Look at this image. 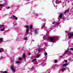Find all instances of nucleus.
I'll list each match as a JSON object with an SVG mask.
<instances>
[{
  "label": "nucleus",
  "mask_w": 73,
  "mask_h": 73,
  "mask_svg": "<svg viewBox=\"0 0 73 73\" xmlns=\"http://www.w3.org/2000/svg\"><path fill=\"white\" fill-rule=\"evenodd\" d=\"M30 29H32L33 28V27L31 25H30Z\"/></svg>",
  "instance_id": "obj_9"
},
{
  "label": "nucleus",
  "mask_w": 73,
  "mask_h": 73,
  "mask_svg": "<svg viewBox=\"0 0 73 73\" xmlns=\"http://www.w3.org/2000/svg\"><path fill=\"white\" fill-rule=\"evenodd\" d=\"M26 28H27V30H26V33L28 34V32H29V27L28 25H27L26 26Z\"/></svg>",
  "instance_id": "obj_1"
},
{
  "label": "nucleus",
  "mask_w": 73,
  "mask_h": 73,
  "mask_svg": "<svg viewBox=\"0 0 73 73\" xmlns=\"http://www.w3.org/2000/svg\"><path fill=\"white\" fill-rule=\"evenodd\" d=\"M66 11H67L66 10L64 12V13H66Z\"/></svg>",
  "instance_id": "obj_28"
},
{
  "label": "nucleus",
  "mask_w": 73,
  "mask_h": 73,
  "mask_svg": "<svg viewBox=\"0 0 73 73\" xmlns=\"http://www.w3.org/2000/svg\"><path fill=\"white\" fill-rule=\"evenodd\" d=\"M24 40H27V38H25L24 39Z\"/></svg>",
  "instance_id": "obj_22"
},
{
  "label": "nucleus",
  "mask_w": 73,
  "mask_h": 73,
  "mask_svg": "<svg viewBox=\"0 0 73 73\" xmlns=\"http://www.w3.org/2000/svg\"><path fill=\"white\" fill-rule=\"evenodd\" d=\"M30 54H31V53H29V55H30Z\"/></svg>",
  "instance_id": "obj_31"
},
{
  "label": "nucleus",
  "mask_w": 73,
  "mask_h": 73,
  "mask_svg": "<svg viewBox=\"0 0 73 73\" xmlns=\"http://www.w3.org/2000/svg\"><path fill=\"white\" fill-rule=\"evenodd\" d=\"M68 65V63H66V64H64V66H67Z\"/></svg>",
  "instance_id": "obj_10"
},
{
  "label": "nucleus",
  "mask_w": 73,
  "mask_h": 73,
  "mask_svg": "<svg viewBox=\"0 0 73 73\" xmlns=\"http://www.w3.org/2000/svg\"><path fill=\"white\" fill-rule=\"evenodd\" d=\"M47 54H47V53L45 52L44 53V55H45V56H47Z\"/></svg>",
  "instance_id": "obj_13"
},
{
  "label": "nucleus",
  "mask_w": 73,
  "mask_h": 73,
  "mask_svg": "<svg viewBox=\"0 0 73 73\" xmlns=\"http://www.w3.org/2000/svg\"><path fill=\"white\" fill-rule=\"evenodd\" d=\"M56 9H57V8H56Z\"/></svg>",
  "instance_id": "obj_45"
},
{
  "label": "nucleus",
  "mask_w": 73,
  "mask_h": 73,
  "mask_svg": "<svg viewBox=\"0 0 73 73\" xmlns=\"http://www.w3.org/2000/svg\"><path fill=\"white\" fill-rule=\"evenodd\" d=\"M39 51H40V50H39Z\"/></svg>",
  "instance_id": "obj_39"
},
{
  "label": "nucleus",
  "mask_w": 73,
  "mask_h": 73,
  "mask_svg": "<svg viewBox=\"0 0 73 73\" xmlns=\"http://www.w3.org/2000/svg\"><path fill=\"white\" fill-rule=\"evenodd\" d=\"M66 19V18H64V19Z\"/></svg>",
  "instance_id": "obj_42"
},
{
  "label": "nucleus",
  "mask_w": 73,
  "mask_h": 73,
  "mask_svg": "<svg viewBox=\"0 0 73 73\" xmlns=\"http://www.w3.org/2000/svg\"><path fill=\"white\" fill-rule=\"evenodd\" d=\"M55 3H56V4H57L58 3V2H57L56 1L55 2Z\"/></svg>",
  "instance_id": "obj_29"
},
{
  "label": "nucleus",
  "mask_w": 73,
  "mask_h": 73,
  "mask_svg": "<svg viewBox=\"0 0 73 73\" xmlns=\"http://www.w3.org/2000/svg\"><path fill=\"white\" fill-rule=\"evenodd\" d=\"M64 70H65V68H64Z\"/></svg>",
  "instance_id": "obj_47"
},
{
  "label": "nucleus",
  "mask_w": 73,
  "mask_h": 73,
  "mask_svg": "<svg viewBox=\"0 0 73 73\" xmlns=\"http://www.w3.org/2000/svg\"><path fill=\"white\" fill-rule=\"evenodd\" d=\"M20 62H16V63H17V64H18V63H19Z\"/></svg>",
  "instance_id": "obj_27"
},
{
  "label": "nucleus",
  "mask_w": 73,
  "mask_h": 73,
  "mask_svg": "<svg viewBox=\"0 0 73 73\" xmlns=\"http://www.w3.org/2000/svg\"><path fill=\"white\" fill-rule=\"evenodd\" d=\"M9 7H7V9H9Z\"/></svg>",
  "instance_id": "obj_32"
},
{
  "label": "nucleus",
  "mask_w": 73,
  "mask_h": 73,
  "mask_svg": "<svg viewBox=\"0 0 73 73\" xmlns=\"http://www.w3.org/2000/svg\"><path fill=\"white\" fill-rule=\"evenodd\" d=\"M61 57H62L61 56Z\"/></svg>",
  "instance_id": "obj_46"
},
{
  "label": "nucleus",
  "mask_w": 73,
  "mask_h": 73,
  "mask_svg": "<svg viewBox=\"0 0 73 73\" xmlns=\"http://www.w3.org/2000/svg\"><path fill=\"white\" fill-rule=\"evenodd\" d=\"M43 28H42V29H43Z\"/></svg>",
  "instance_id": "obj_44"
},
{
  "label": "nucleus",
  "mask_w": 73,
  "mask_h": 73,
  "mask_svg": "<svg viewBox=\"0 0 73 73\" xmlns=\"http://www.w3.org/2000/svg\"><path fill=\"white\" fill-rule=\"evenodd\" d=\"M4 25H0V27H4Z\"/></svg>",
  "instance_id": "obj_17"
},
{
  "label": "nucleus",
  "mask_w": 73,
  "mask_h": 73,
  "mask_svg": "<svg viewBox=\"0 0 73 73\" xmlns=\"http://www.w3.org/2000/svg\"><path fill=\"white\" fill-rule=\"evenodd\" d=\"M70 36H69L68 38H69L70 39V38H71V37H72V36H73V33H70Z\"/></svg>",
  "instance_id": "obj_2"
},
{
  "label": "nucleus",
  "mask_w": 73,
  "mask_h": 73,
  "mask_svg": "<svg viewBox=\"0 0 73 73\" xmlns=\"http://www.w3.org/2000/svg\"><path fill=\"white\" fill-rule=\"evenodd\" d=\"M50 41H51V42H53L54 40V38L52 37H50Z\"/></svg>",
  "instance_id": "obj_4"
},
{
  "label": "nucleus",
  "mask_w": 73,
  "mask_h": 73,
  "mask_svg": "<svg viewBox=\"0 0 73 73\" xmlns=\"http://www.w3.org/2000/svg\"><path fill=\"white\" fill-rule=\"evenodd\" d=\"M3 39L2 38H0V43H1V41H3Z\"/></svg>",
  "instance_id": "obj_8"
},
{
  "label": "nucleus",
  "mask_w": 73,
  "mask_h": 73,
  "mask_svg": "<svg viewBox=\"0 0 73 73\" xmlns=\"http://www.w3.org/2000/svg\"><path fill=\"white\" fill-rule=\"evenodd\" d=\"M13 17V18H16V17L15 16V15H14L13 16V17Z\"/></svg>",
  "instance_id": "obj_15"
},
{
  "label": "nucleus",
  "mask_w": 73,
  "mask_h": 73,
  "mask_svg": "<svg viewBox=\"0 0 73 73\" xmlns=\"http://www.w3.org/2000/svg\"><path fill=\"white\" fill-rule=\"evenodd\" d=\"M63 66H64V64H63Z\"/></svg>",
  "instance_id": "obj_43"
},
{
  "label": "nucleus",
  "mask_w": 73,
  "mask_h": 73,
  "mask_svg": "<svg viewBox=\"0 0 73 73\" xmlns=\"http://www.w3.org/2000/svg\"><path fill=\"white\" fill-rule=\"evenodd\" d=\"M11 70L13 71V72H15V69H14V68H13V67H11Z\"/></svg>",
  "instance_id": "obj_6"
},
{
  "label": "nucleus",
  "mask_w": 73,
  "mask_h": 73,
  "mask_svg": "<svg viewBox=\"0 0 73 73\" xmlns=\"http://www.w3.org/2000/svg\"><path fill=\"white\" fill-rule=\"evenodd\" d=\"M65 32L67 33H68V31H65Z\"/></svg>",
  "instance_id": "obj_34"
},
{
  "label": "nucleus",
  "mask_w": 73,
  "mask_h": 73,
  "mask_svg": "<svg viewBox=\"0 0 73 73\" xmlns=\"http://www.w3.org/2000/svg\"><path fill=\"white\" fill-rule=\"evenodd\" d=\"M57 24H58V25H59V24H60V23H57Z\"/></svg>",
  "instance_id": "obj_33"
},
{
  "label": "nucleus",
  "mask_w": 73,
  "mask_h": 73,
  "mask_svg": "<svg viewBox=\"0 0 73 73\" xmlns=\"http://www.w3.org/2000/svg\"><path fill=\"white\" fill-rule=\"evenodd\" d=\"M34 31H35V33L36 34H37V30H35Z\"/></svg>",
  "instance_id": "obj_7"
},
{
  "label": "nucleus",
  "mask_w": 73,
  "mask_h": 73,
  "mask_svg": "<svg viewBox=\"0 0 73 73\" xmlns=\"http://www.w3.org/2000/svg\"><path fill=\"white\" fill-rule=\"evenodd\" d=\"M2 51L1 50H0V53Z\"/></svg>",
  "instance_id": "obj_35"
},
{
  "label": "nucleus",
  "mask_w": 73,
  "mask_h": 73,
  "mask_svg": "<svg viewBox=\"0 0 73 73\" xmlns=\"http://www.w3.org/2000/svg\"><path fill=\"white\" fill-rule=\"evenodd\" d=\"M15 18V20H17V17H16V18Z\"/></svg>",
  "instance_id": "obj_25"
},
{
  "label": "nucleus",
  "mask_w": 73,
  "mask_h": 73,
  "mask_svg": "<svg viewBox=\"0 0 73 73\" xmlns=\"http://www.w3.org/2000/svg\"><path fill=\"white\" fill-rule=\"evenodd\" d=\"M54 23L53 22V24H54Z\"/></svg>",
  "instance_id": "obj_36"
},
{
  "label": "nucleus",
  "mask_w": 73,
  "mask_h": 73,
  "mask_svg": "<svg viewBox=\"0 0 73 73\" xmlns=\"http://www.w3.org/2000/svg\"><path fill=\"white\" fill-rule=\"evenodd\" d=\"M65 62H68V60H65Z\"/></svg>",
  "instance_id": "obj_23"
},
{
  "label": "nucleus",
  "mask_w": 73,
  "mask_h": 73,
  "mask_svg": "<svg viewBox=\"0 0 73 73\" xmlns=\"http://www.w3.org/2000/svg\"><path fill=\"white\" fill-rule=\"evenodd\" d=\"M25 54H24L23 55V56L22 57H23V58H25Z\"/></svg>",
  "instance_id": "obj_14"
},
{
  "label": "nucleus",
  "mask_w": 73,
  "mask_h": 73,
  "mask_svg": "<svg viewBox=\"0 0 73 73\" xmlns=\"http://www.w3.org/2000/svg\"><path fill=\"white\" fill-rule=\"evenodd\" d=\"M69 12V11H67V12Z\"/></svg>",
  "instance_id": "obj_37"
},
{
  "label": "nucleus",
  "mask_w": 73,
  "mask_h": 73,
  "mask_svg": "<svg viewBox=\"0 0 73 73\" xmlns=\"http://www.w3.org/2000/svg\"><path fill=\"white\" fill-rule=\"evenodd\" d=\"M65 53H68L69 54H72V52H69L68 50H66L65 51Z\"/></svg>",
  "instance_id": "obj_5"
},
{
  "label": "nucleus",
  "mask_w": 73,
  "mask_h": 73,
  "mask_svg": "<svg viewBox=\"0 0 73 73\" xmlns=\"http://www.w3.org/2000/svg\"><path fill=\"white\" fill-rule=\"evenodd\" d=\"M45 28H46V27H45Z\"/></svg>",
  "instance_id": "obj_41"
},
{
  "label": "nucleus",
  "mask_w": 73,
  "mask_h": 73,
  "mask_svg": "<svg viewBox=\"0 0 73 73\" xmlns=\"http://www.w3.org/2000/svg\"><path fill=\"white\" fill-rule=\"evenodd\" d=\"M62 16H63V15L62 14V13H60L59 14V15H58V17L60 18H61V17Z\"/></svg>",
  "instance_id": "obj_3"
},
{
  "label": "nucleus",
  "mask_w": 73,
  "mask_h": 73,
  "mask_svg": "<svg viewBox=\"0 0 73 73\" xmlns=\"http://www.w3.org/2000/svg\"><path fill=\"white\" fill-rule=\"evenodd\" d=\"M2 6H3V5L0 4V7H2Z\"/></svg>",
  "instance_id": "obj_24"
},
{
  "label": "nucleus",
  "mask_w": 73,
  "mask_h": 73,
  "mask_svg": "<svg viewBox=\"0 0 73 73\" xmlns=\"http://www.w3.org/2000/svg\"><path fill=\"white\" fill-rule=\"evenodd\" d=\"M33 60H34V61H36V59H34Z\"/></svg>",
  "instance_id": "obj_26"
},
{
  "label": "nucleus",
  "mask_w": 73,
  "mask_h": 73,
  "mask_svg": "<svg viewBox=\"0 0 73 73\" xmlns=\"http://www.w3.org/2000/svg\"><path fill=\"white\" fill-rule=\"evenodd\" d=\"M0 49H1V50H3V48H1Z\"/></svg>",
  "instance_id": "obj_30"
},
{
  "label": "nucleus",
  "mask_w": 73,
  "mask_h": 73,
  "mask_svg": "<svg viewBox=\"0 0 73 73\" xmlns=\"http://www.w3.org/2000/svg\"><path fill=\"white\" fill-rule=\"evenodd\" d=\"M19 60H20V61H21V58H19Z\"/></svg>",
  "instance_id": "obj_20"
},
{
  "label": "nucleus",
  "mask_w": 73,
  "mask_h": 73,
  "mask_svg": "<svg viewBox=\"0 0 73 73\" xmlns=\"http://www.w3.org/2000/svg\"><path fill=\"white\" fill-rule=\"evenodd\" d=\"M62 72H64V68L62 69Z\"/></svg>",
  "instance_id": "obj_18"
},
{
  "label": "nucleus",
  "mask_w": 73,
  "mask_h": 73,
  "mask_svg": "<svg viewBox=\"0 0 73 73\" xmlns=\"http://www.w3.org/2000/svg\"><path fill=\"white\" fill-rule=\"evenodd\" d=\"M0 30L1 31H4V29L3 28L2 29H1Z\"/></svg>",
  "instance_id": "obj_11"
},
{
  "label": "nucleus",
  "mask_w": 73,
  "mask_h": 73,
  "mask_svg": "<svg viewBox=\"0 0 73 73\" xmlns=\"http://www.w3.org/2000/svg\"><path fill=\"white\" fill-rule=\"evenodd\" d=\"M11 18H12V17H11Z\"/></svg>",
  "instance_id": "obj_38"
},
{
  "label": "nucleus",
  "mask_w": 73,
  "mask_h": 73,
  "mask_svg": "<svg viewBox=\"0 0 73 73\" xmlns=\"http://www.w3.org/2000/svg\"><path fill=\"white\" fill-rule=\"evenodd\" d=\"M70 50H73V48H71L70 49Z\"/></svg>",
  "instance_id": "obj_21"
},
{
  "label": "nucleus",
  "mask_w": 73,
  "mask_h": 73,
  "mask_svg": "<svg viewBox=\"0 0 73 73\" xmlns=\"http://www.w3.org/2000/svg\"><path fill=\"white\" fill-rule=\"evenodd\" d=\"M40 55L39 54L37 55L36 56V57H37V58H38L40 57Z\"/></svg>",
  "instance_id": "obj_12"
},
{
  "label": "nucleus",
  "mask_w": 73,
  "mask_h": 73,
  "mask_svg": "<svg viewBox=\"0 0 73 73\" xmlns=\"http://www.w3.org/2000/svg\"><path fill=\"white\" fill-rule=\"evenodd\" d=\"M44 27H45V25H44Z\"/></svg>",
  "instance_id": "obj_40"
},
{
  "label": "nucleus",
  "mask_w": 73,
  "mask_h": 73,
  "mask_svg": "<svg viewBox=\"0 0 73 73\" xmlns=\"http://www.w3.org/2000/svg\"><path fill=\"white\" fill-rule=\"evenodd\" d=\"M7 72H8L7 71H4L3 73H7Z\"/></svg>",
  "instance_id": "obj_16"
},
{
  "label": "nucleus",
  "mask_w": 73,
  "mask_h": 73,
  "mask_svg": "<svg viewBox=\"0 0 73 73\" xmlns=\"http://www.w3.org/2000/svg\"><path fill=\"white\" fill-rule=\"evenodd\" d=\"M54 62H55L56 63L57 62V60H54Z\"/></svg>",
  "instance_id": "obj_19"
}]
</instances>
